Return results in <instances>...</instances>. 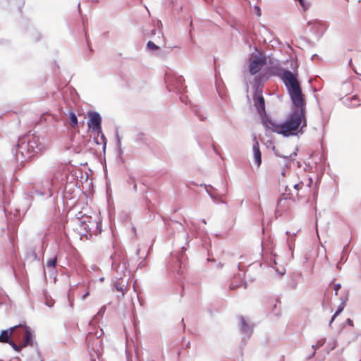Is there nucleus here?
I'll return each instance as SVG.
<instances>
[{
	"label": "nucleus",
	"mask_w": 361,
	"mask_h": 361,
	"mask_svg": "<svg viewBox=\"0 0 361 361\" xmlns=\"http://www.w3.org/2000/svg\"><path fill=\"white\" fill-rule=\"evenodd\" d=\"M289 94L290 99L295 107L293 112L282 124H274L269 121L270 128L278 134L284 136L296 135L307 126L305 116V99L302 88L295 74L285 70L281 77Z\"/></svg>",
	"instance_id": "f257e3e1"
},
{
	"label": "nucleus",
	"mask_w": 361,
	"mask_h": 361,
	"mask_svg": "<svg viewBox=\"0 0 361 361\" xmlns=\"http://www.w3.org/2000/svg\"><path fill=\"white\" fill-rule=\"evenodd\" d=\"M35 155L31 149L30 148V145L27 143L24 137H22L19 140L18 143L17 145L16 156L18 160H20L21 162L25 161L26 160L30 159Z\"/></svg>",
	"instance_id": "f03ea898"
},
{
	"label": "nucleus",
	"mask_w": 361,
	"mask_h": 361,
	"mask_svg": "<svg viewBox=\"0 0 361 361\" xmlns=\"http://www.w3.org/2000/svg\"><path fill=\"white\" fill-rule=\"evenodd\" d=\"M267 59L265 57H258L255 59H250L249 71L250 74L255 75L261 71L266 64Z\"/></svg>",
	"instance_id": "7ed1b4c3"
},
{
	"label": "nucleus",
	"mask_w": 361,
	"mask_h": 361,
	"mask_svg": "<svg viewBox=\"0 0 361 361\" xmlns=\"http://www.w3.org/2000/svg\"><path fill=\"white\" fill-rule=\"evenodd\" d=\"M24 138L27 143L30 145V148L34 154L37 153L39 151H41L42 147L38 136L32 134L28 135L26 137H24Z\"/></svg>",
	"instance_id": "20e7f679"
},
{
	"label": "nucleus",
	"mask_w": 361,
	"mask_h": 361,
	"mask_svg": "<svg viewBox=\"0 0 361 361\" xmlns=\"http://www.w3.org/2000/svg\"><path fill=\"white\" fill-rule=\"evenodd\" d=\"M89 122L88 126L90 128L92 129L94 131H100L102 129L101 127V121L102 118L99 114L97 112H90L89 113Z\"/></svg>",
	"instance_id": "39448f33"
},
{
	"label": "nucleus",
	"mask_w": 361,
	"mask_h": 361,
	"mask_svg": "<svg viewBox=\"0 0 361 361\" xmlns=\"http://www.w3.org/2000/svg\"><path fill=\"white\" fill-rule=\"evenodd\" d=\"M254 104L259 114L265 111V102L261 92H256L254 95Z\"/></svg>",
	"instance_id": "423d86ee"
},
{
	"label": "nucleus",
	"mask_w": 361,
	"mask_h": 361,
	"mask_svg": "<svg viewBox=\"0 0 361 361\" xmlns=\"http://www.w3.org/2000/svg\"><path fill=\"white\" fill-rule=\"evenodd\" d=\"M254 160L257 167H259L262 163V154L259 149V145L257 141H255L252 146Z\"/></svg>",
	"instance_id": "0eeeda50"
},
{
	"label": "nucleus",
	"mask_w": 361,
	"mask_h": 361,
	"mask_svg": "<svg viewBox=\"0 0 361 361\" xmlns=\"http://www.w3.org/2000/svg\"><path fill=\"white\" fill-rule=\"evenodd\" d=\"M17 326L11 327L8 330H4L0 334V342L8 343L11 341L10 337L14 333Z\"/></svg>",
	"instance_id": "6e6552de"
},
{
	"label": "nucleus",
	"mask_w": 361,
	"mask_h": 361,
	"mask_svg": "<svg viewBox=\"0 0 361 361\" xmlns=\"http://www.w3.org/2000/svg\"><path fill=\"white\" fill-rule=\"evenodd\" d=\"M22 345L25 348L28 345H32V334L31 331L26 328L23 335Z\"/></svg>",
	"instance_id": "1a4fd4ad"
},
{
	"label": "nucleus",
	"mask_w": 361,
	"mask_h": 361,
	"mask_svg": "<svg viewBox=\"0 0 361 361\" xmlns=\"http://www.w3.org/2000/svg\"><path fill=\"white\" fill-rule=\"evenodd\" d=\"M115 287L117 291L121 293V296L123 297L127 291V286L120 282L115 283Z\"/></svg>",
	"instance_id": "9d476101"
},
{
	"label": "nucleus",
	"mask_w": 361,
	"mask_h": 361,
	"mask_svg": "<svg viewBox=\"0 0 361 361\" xmlns=\"http://www.w3.org/2000/svg\"><path fill=\"white\" fill-rule=\"evenodd\" d=\"M69 119H70V125L73 128H76L78 127V118H77L75 113H73V112L70 113Z\"/></svg>",
	"instance_id": "9b49d317"
},
{
	"label": "nucleus",
	"mask_w": 361,
	"mask_h": 361,
	"mask_svg": "<svg viewBox=\"0 0 361 361\" xmlns=\"http://www.w3.org/2000/svg\"><path fill=\"white\" fill-rule=\"evenodd\" d=\"M361 99L357 95H354L350 98V106L356 107L360 104Z\"/></svg>",
	"instance_id": "f8f14e48"
},
{
	"label": "nucleus",
	"mask_w": 361,
	"mask_h": 361,
	"mask_svg": "<svg viewBox=\"0 0 361 361\" xmlns=\"http://www.w3.org/2000/svg\"><path fill=\"white\" fill-rule=\"evenodd\" d=\"M345 307V302L343 301L342 302L340 305L338 306V310H336V312L334 313V314L333 315L332 318H331V323L335 319V318L343 310L344 307Z\"/></svg>",
	"instance_id": "ddd939ff"
},
{
	"label": "nucleus",
	"mask_w": 361,
	"mask_h": 361,
	"mask_svg": "<svg viewBox=\"0 0 361 361\" xmlns=\"http://www.w3.org/2000/svg\"><path fill=\"white\" fill-rule=\"evenodd\" d=\"M56 257H54L51 259H49L47 262V267L48 268H51V269H54L56 267Z\"/></svg>",
	"instance_id": "4468645a"
},
{
	"label": "nucleus",
	"mask_w": 361,
	"mask_h": 361,
	"mask_svg": "<svg viewBox=\"0 0 361 361\" xmlns=\"http://www.w3.org/2000/svg\"><path fill=\"white\" fill-rule=\"evenodd\" d=\"M8 344L13 348L14 350H16V352H20L23 348V346L22 345V344H20V345H17L13 341H10V342L8 343Z\"/></svg>",
	"instance_id": "2eb2a0df"
},
{
	"label": "nucleus",
	"mask_w": 361,
	"mask_h": 361,
	"mask_svg": "<svg viewBox=\"0 0 361 361\" xmlns=\"http://www.w3.org/2000/svg\"><path fill=\"white\" fill-rule=\"evenodd\" d=\"M147 47L151 49V50H153V51H157L159 49V47L157 46L152 41H149L147 42Z\"/></svg>",
	"instance_id": "dca6fc26"
},
{
	"label": "nucleus",
	"mask_w": 361,
	"mask_h": 361,
	"mask_svg": "<svg viewBox=\"0 0 361 361\" xmlns=\"http://www.w3.org/2000/svg\"><path fill=\"white\" fill-rule=\"evenodd\" d=\"M341 287V284H339V283H335V284H334V287H333V288H334V291H335V295H338V290H340Z\"/></svg>",
	"instance_id": "f3484780"
},
{
	"label": "nucleus",
	"mask_w": 361,
	"mask_h": 361,
	"mask_svg": "<svg viewBox=\"0 0 361 361\" xmlns=\"http://www.w3.org/2000/svg\"><path fill=\"white\" fill-rule=\"evenodd\" d=\"M300 4V6L304 8V10H307L308 6L305 4L304 0H298Z\"/></svg>",
	"instance_id": "a211bd4d"
},
{
	"label": "nucleus",
	"mask_w": 361,
	"mask_h": 361,
	"mask_svg": "<svg viewBox=\"0 0 361 361\" xmlns=\"http://www.w3.org/2000/svg\"><path fill=\"white\" fill-rule=\"evenodd\" d=\"M324 343V341L323 340H320L317 342L316 345H313V348H319V347L322 346Z\"/></svg>",
	"instance_id": "6ab92c4d"
},
{
	"label": "nucleus",
	"mask_w": 361,
	"mask_h": 361,
	"mask_svg": "<svg viewBox=\"0 0 361 361\" xmlns=\"http://www.w3.org/2000/svg\"><path fill=\"white\" fill-rule=\"evenodd\" d=\"M241 324L243 331H245L247 330V324L244 319H241Z\"/></svg>",
	"instance_id": "aec40b11"
},
{
	"label": "nucleus",
	"mask_w": 361,
	"mask_h": 361,
	"mask_svg": "<svg viewBox=\"0 0 361 361\" xmlns=\"http://www.w3.org/2000/svg\"><path fill=\"white\" fill-rule=\"evenodd\" d=\"M286 200H287V198H280L277 203V207L280 208L283 202L286 201Z\"/></svg>",
	"instance_id": "412c9836"
},
{
	"label": "nucleus",
	"mask_w": 361,
	"mask_h": 361,
	"mask_svg": "<svg viewBox=\"0 0 361 361\" xmlns=\"http://www.w3.org/2000/svg\"><path fill=\"white\" fill-rule=\"evenodd\" d=\"M302 186H303V183L302 182L294 185V188L297 190H299L300 189H301L302 188Z\"/></svg>",
	"instance_id": "4be33fe9"
},
{
	"label": "nucleus",
	"mask_w": 361,
	"mask_h": 361,
	"mask_svg": "<svg viewBox=\"0 0 361 361\" xmlns=\"http://www.w3.org/2000/svg\"><path fill=\"white\" fill-rule=\"evenodd\" d=\"M238 288V286L236 284H234L233 282H232L230 285V288L231 289H235Z\"/></svg>",
	"instance_id": "5701e85b"
},
{
	"label": "nucleus",
	"mask_w": 361,
	"mask_h": 361,
	"mask_svg": "<svg viewBox=\"0 0 361 361\" xmlns=\"http://www.w3.org/2000/svg\"><path fill=\"white\" fill-rule=\"evenodd\" d=\"M90 295V291L87 290L86 293L82 296V299L85 300Z\"/></svg>",
	"instance_id": "b1692460"
},
{
	"label": "nucleus",
	"mask_w": 361,
	"mask_h": 361,
	"mask_svg": "<svg viewBox=\"0 0 361 361\" xmlns=\"http://www.w3.org/2000/svg\"><path fill=\"white\" fill-rule=\"evenodd\" d=\"M24 4H25V2H24L23 1H22V0H20V2H19V6H24ZM19 10H20V12H22V8H21V7H20V8H19Z\"/></svg>",
	"instance_id": "393cba45"
},
{
	"label": "nucleus",
	"mask_w": 361,
	"mask_h": 361,
	"mask_svg": "<svg viewBox=\"0 0 361 361\" xmlns=\"http://www.w3.org/2000/svg\"><path fill=\"white\" fill-rule=\"evenodd\" d=\"M347 322L350 326H353V322L350 319H348Z\"/></svg>",
	"instance_id": "a878e982"
},
{
	"label": "nucleus",
	"mask_w": 361,
	"mask_h": 361,
	"mask_svg": "<svg viewBox=\"0 0 361 361\" xmlns=\"http://www.w3.org/2000/svg\"><path fill=\"white\" fill-rule=\"evenodd\" d=\"M281 175H282L283 177L286 176V171H285V169H283V171H281Z\"/></svg>",
	"instance_id": "bb28decb"
},
{
	"label": "nucleus",
	"mask_w": 361,
	"mask_h": 361,
	"mask_svg": "<svg viewBox=\"0 0 361 361\" xmlns=\"http://www.w3.org/2000/svg\"><path fill=\"white\" fill-rule=\"evenodd\" d=\"M257 12L259 15H260V8L259 7H257Z\"/></svg>",
	"instance_id": "cd10ccee"
}]
</instances>
